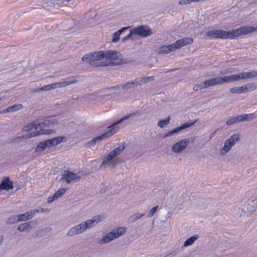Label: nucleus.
<instances>
[{
	"label": "nucleus",
	"mask_w": 257,
	"mask_h": 257,
	"mask_svg": "<svg viewBox=\"0 0 257 257\" xmlns=\"http://www.w3.org/2000/svg\"><path fill=\"white\" fill-rule=\"evenodd\" d=\"M101 220L102 217L101 216H94L91 219L82 221L80 224L71 227L68 231L67 235L68 236H73L77 234L83 233L87 229L94 227Z\"/></svg>",
	"instance_id": "obj_1"
},
{
	"label": "nucleus",
	"mask_w": 257,
	"mask_h": 257,
	"mask_svg": "<svg viewBox=\"0 0 257 257\" xmlns=\"http://www.w3.org/2000/svg\"><path fill=\"white\" fill-rule=\"evenodd\" d=\"M104 52L102 51L94 52L85 55L82 58V60L96 67L107 66L108 64L104 60Z\"/></svg>",
	"instance_id": "obj_2"
},
{
	"label": "nucleus",
	"mask_w": 257,
	"mask_h": 257,
	"mask_svg": "<svg viewBox=\"0 0 257 257\" xmlns=\"http://www.w3.org/2000/svg\"><path fill=\"white\" fill-rule=\"evenodd\" d=\"M193 42V39L190 37L184 38L178 40L169 45H163L158 49L157 53L159 54H168L179 49L182 47L189 45Z\"/></svg>",
	"instance_id": "obj_3"
},
{
	"label": "nucleus",
	"mask_w": 257,
	"mask_h": 257,
	"mask_svg": "<svg viewBox=\"0 0 257 257\" xmlns=\"http://www.w3.org/2000/svg\"><path fill=\"white\" fill-rule=\"evenodd\" d=\"M125 147L123 145H119L109 154L105 156L103 158L102 162L100 165L101 168H106L109 167L114 168L116 165L118 163V159L115 157L120 155L124 150Z\"/></svg>",
	"instance_id": "obj_4"
},
{
	"label": "nucleus",
	"mask_w": 257,
	"mask_h": 257,
	"mask_svg": "<svg viewBox=\"0 0 257 257\" xmlns=\"http://www.w3.org/2000/svg\"><path fill=\"white\" fill-rule=\"evenodd\" d=\"M126 231V228L124 226L113 228L111 231L104 235L99 241L100 244L108 243L112 240L120 237Z\"/></svg>",
	"instance_id": "obj_5"
},
{
	"label": "nucleus",
	"mask_w": 257,
	"mask_h": 257,
	"mask_svg": "<svg viewBox=\"0 0 257 257\" xmlns=\"http://www.w3.org/2000/svg\"><path fill=\"white\" fill-rule=\"evenodd\" d=\"M104 52V60L107 61L108 66H116L125 63L122 58L121 55L114 51H105Z\"/></svg>",
	"instance_id": "obj_6"
},
{
	"label": "nucleus",
	"mask_w": 257,
	"mask_h": 257,
	"mask_svg": "<svg viewBox=\"0 0 257 257\" xmlns=\"http://www.w3.org/2000/svg\"><path fill=\"white\" fill-rule=\"evenodd\" d=\"M240 139V135L237 134H233L224 143L223 146L220 149L219 153L221 156H225L232 149V148L238 142Z\"/></svg>",
	"instance_id": "obj_7"
},
{
	"label": "nucleus",
	"mask_w": 257,
	"mask_h": 257,
	"mask_svg": "<svg viewBox=\"0 0 257 257\" xmlns=\"http://www.w3.org/2000/svg\"><path fill=\"white\" fill-rule=\"evenodd\" d=\"M81 177L76 173H74L69 170H65L62 174L60 181L66 182L68 184L74 183L79 181Z\"/></svg>",
	"instance_id": "obj_8"
},
{
	"label": "nucleus",
	"mask_w": 257,
	"mask_h": 257,
	"mask_svg": "<svg viewBox=\"0 0 257 257\" xmlns=\"http://www.w3.org/2000/svg\"><path fill=\"white\" fill-rule=\"evenodd\" d=\"M115 133L116 130H114L113 128L110 129L109 130H108L102 135L95 137L91 141L87 142L85 145V147L87 148H90L92 146H93L96 143L100 142L101 140L103 139L111 137L113 134H115Z\"/></svg>",
	"instance_id": "obj_9"
},
{
	"label": "nucleus",
	"mask_w": 257,
	"mask_h": 257,
	"mask_svg": "<svg viewBox=\"0 0 257 257\" xmlns=\"http://www.w3.org/2000/svg\"><path fill=\"white\" fill-rule=\"evenodd\" d=\"M136 35L142 38L148 37L153 34L152 30L148 26L141 25L134 28Z\"/></svg>",
	"instance_id": "obj_10"
},
{
	"label": "nucleus",
	"mask_w": 257,
	"mask_h": 257,
	"mask_svg": "<svg viewBox=\"0 0 257 257\" xmlns=\"http://www.w3.org/2000/svg\"><path fill=\"white\" fill-rule=\"evenodd\" d=\"M254 31V27L244 26L237 29L233 30L234 39L242 35H247Z\"/></svg>",
	"instance_id": "obj_11"
},
{
	"label": "nucleus",
	"mask_w": 257,
	"mask_h": 257,
	"mask_svg": "<svg viewBox=\"0 0 257 257\" xmlns=\"http://www.w3.org/2000/svg\"><path fill=\"white\" fill-rule=\"evenodd\" d=\"M189 143L188 139H182L173 145L171 151L174 153L179 154L185 150Z\"/></svg>",
	"instance_id": "obj_12"
},
{
	"label": "nucleus",
	"mask_w": 257,
	"mask_h": 257,
	"mask_svg": "<svg viewBox=\"0 0 257 257\" xmlns=\"http://www.w3.org/2000/svg\"><path fill=\"white\" fill-rule=\"evenodd\" d=\"M195 123V122H187L185 123H183L181 126L176 127L173 130L170 131L168 132L167 133H166L164 136L163 138H167L170 137L172 136L175 134H177L179 132H180L181 131L185 130L191 125H193Z\"/></svg>",
	"instance_id": "obj_13"
},
{
	"label": "nucleus",
	"mask_w": 257,
	"mask_h": 257,
	"mask_svg": "<svg viewBox=\"0 0 257 257\" xmlns=\"http://www.w3.org/2000/svg\"><path fill=\"white\" fill-rule=\"evenodd\" d=\"M45 124L43 123H39L37 124L34 122H31L28 123L27 125L24 126L22 129L23 131L27 132H33L32 131L35 130V132L38 131H40L41 130H43L45 131V134H46V131L43 129L44 127Z\"/></svg>",
	"instance_id": "obj_14"
},
{
	"label": "nucleus",
	"mask_w": 257,
	"mask_h": 257,
	"mask_svg": "<svg viewBox=\"0 0 257 257\" xmlns=\"http://www.w3.org/2000/svg\"><path fill=\"white\" fill-rule=\"evenodd\" d=\"M45 134V131L43 130H41L40 131H38L37 132H34L30 133V134H28L21 137H18L13 139L14 142H16L17 143H19L21 142L23 139H29L31 138L35 137L41 135H43Z\"/></svg>",
	"instance_id": "obj_15"
},
{
	"label": "nucleus",
	"mask_w": 257,
	"mask_h": 257,
	"mask_svg": "<svg viewBox=\"0 0 257 257\" xmlns=\"http://www.w3.org/2000/svg\"><path fill=\"white\" fill-rule=\"evenodd\" d=\"M13 182L10 181L9 177H4L0 184V189L9 191L11 189H13Z\"/></svg>",
	"instance_id": "obj_16"
},
{
	"label": "nucleus",
	"mask_w": 257,
	"mask_h": 257,
	"mask_svg": "<svg viewBox=\"0 0 257 257\" xmlns=\"http://www.w3.org/2000/svg\"><path fill=\"white\" fill-rule=\"evenodd\" d=\"M220 79L221 84L225 82H232L240 80L239 73L226 76L223 77H220Z\"/></svg>",
	"instance_id": "obj_17"
},
{
	"label": "nucleus",
	"mask_w": 257,
	"mask_h": 257,
	"mask_svg": "<svg viewBox=\"0 0 257 257\" xmlns=\"http://www.w3.org/2000/svg\"><path fill=\"white\" fill-rule=\"evenodd\" d=\"M137 114H138V112H135L131 113L126 116H124L122 117V118H121L119 120H118L116 122H114V123H113L112 124L110 125L108 127V128H109L110 129L113 128L114 130H116V132L117 131V130H118V127L116 126L117 124H119L120 123L122 122V121H123L125 120L129 119L130 118L133 117L137 116Z\"/></svg>",
	"instance_id": "obj_18"
},
{
	"label": "nucleus",
	"mask_w": 257,
	"mask_h": 257,
	"mask_svg": "<svg viewBox=\"0 0 257 257\" xmlns=\"http://www.w3.org/2000/svg\"><path fill=\"white\" fill-rule=\"evenodd\" d=\"M236 123L245 120H251L254 118V114L252 113L250 114H243L237 115L234 117Z\"/></svg>",
	"instance_id": "obj_19"
},
{
	"label": "nucleus",
	"mask_w": 257,
	"mask_h": 257,
	"mask_svg": "<svg viewBox=\"0 0 257 257\" xmlns=\"http://www.w3.org/2000/svg\"><path fill=\"white\" fill-rule=\"evenodd\" d=\"M66 189L61 188L59 189L52 196L48 198L47 203H51L53 201L61 198L65 193Z\"/></svg>",
	"instance_id": "obj_20"
},
{
	"label": "nucleus",
	"mask_w": 257,
	"mask_h": 257,
	"mask_svg": "<svg viewBox=\"0 0 257 257\" xmlns=\"http://www.w3.org/2000/svg\"><path fill=\"white\" fill-rule=\"evenodd\" d=\"M220 79V77H216L206 80L203 82L204 87L207 88L215 85L220 84H221Z\"/></svg>",
	"instance_id": "obj_21"
},
{
	"label": "nucleus",
	"mask_w": 257,
	"mask_h": 257,
	"mask_svg": "<svg viewBox=\"0 0 257 257\" xmlns=\"http://www.w3.org/2000/svg\"><path fill=\"white\" fill-rule=\"evenodd\" d=\"M63 137H58L51 139L47 140L46 141L48 148H50L51 147L56 146L61 143L63 141Z\"/></svg>",
	"instance_id": "obj_22"
},
{
	"label": "nucleus",
	"mask_w": 257,
	"mask_h": 257,
	"mask_svg": "<svg viewBox=\"0 0 257 257\" xmlns=\"http://www.w3.org/2000/svg\"><path fill=\"white\" fill-rule=\"evenodd\" d=\"M239 75L240 80L250 79L257 77V71L253 70L248 72H240Z\"/></svg>",
	"instance_id": "obj_23"
},
{
	"label": "nucleus",
	"mask_w": 257,
	"mask_h": 257,
	"mask_svg": "<svg viewBox=\"0 0 257 257\" xmlns=\"http://www.w3.org/2000/svg\"><path fill=\"white\" fill-rule=\"evenodd\" d=\"M219 38L226 39L230 38L231 39H234L233 34L232 30L230 31H225L223 30H218Z\"/></svg>",
	"instance_id": "obj_24"
},
{
	"label": "nucleus",
	"mask_w": 257,
	"mask_h": 257,
	"mask_svg": "<svg viewBox=\"0 0 257 257\" xmlns=\"http://www.w3.org/2000/svg\"><path fill=\"white\" fill-rule=\"evenodd\" d=\"M23 108V106L22 104H20V103L16 104H14L12 106L7 107V108H6L5 109H4L3 111V113H8L9 112H14L17 110H20V109H22Z\"/></svg>",
	"instance_id": "obj_25"
},
{
	"label": "nucleus",
	"mask_w": 257,
	"mask_h": 257,
	"mask_svg": "<svg viewBox=\"0 0 257 257\" xmlns=\"http://www.w3.org/2000/svg\"><path fill=\"white\" fill-rule=\"evenodd\" d=\"M128 28V27H122L120 30H118L117 31L113 33L112 35V42H117L119 40V36L121 35V34L123 32L127 30Z\"/></svg>",
	"instance_id": "obj_26"
},
{
	"label": "nucleus",
	"mask_w": 257,
	"mask_h": 257,
	"mask_svg": "<svg viewBox=\"0 0 257 257\" xmlns=\"http://www.w3.org/2000/svg\"><path fill=\"white\" fill-rule=\"evenodd\" d=\"M199 238V235L195 234L194 236L188 238L184 243L183 247H186L188 246L191 245L193 243Z\"/></svg>",
	"instance_id": "obj_27"
},
{
	"label": "nucleus",
	"mask_w": 257,
	"mask_h": 257,
	"mask_svg": "<svg viewBox=\"0 0 257 257\" xmlns=\"http://www.w3.org/2000/svg\"><path fill=\"white\" fill-rule=\"evenodd\" d=\"M31 224V222L22 223L18 226V229L20 232H24L27 229H31L32 228Z\"/></svg>",
	"instance_id": "obj_28"
},
{
	"label": "nucleus",
	"mask_w": 257,
	"mask_h": 257,
	"mask_svg": "<svg viewBox=\"0 0 257 257\" xmlns=\"http://www.w3.org/2000/svg\"><path fill=\"white\" fill-rule=\"evenodd\" d=\"M19 222V219L18 214L10 216L6 220V223L7 224H12Z\"/></svg>",
	"instance_id": "obj_29"
},
{
	"label": "nucleus",
	"mask_w": 257,
	"mask_h": 257,
	"mask_svg": "<svg viewBox=\"0 0 257 257\" xmlns=\"http://www.w3.org/2000/svg\"><path fill=\"white\" fill-rule=\"evenodd\" d=\"M145 216V213H135L132 215H131L128 219L131 221V223L135 222L136 220L140 219L142 217Z\"/></svg>",
	"instance_id": "obj_30"
},
{
	"label": "nucleus",
	"mask_w": 257,
	"mask_h": 257,
	"mask_svg": "<svg viewBox=\"0 0 257 257\" xmlns=\"http://www.w3.org/2000/svg\"><path fill=\"white\" fill-rule=\"evenodd\" d=\"M218 30L208 31L206 33V36L210 39L219 38Z\"/></svg>",
	"instance_id": "obj_31"
},
{
	"label": "nucleus",
	"mask_w": 257,
	"mask_h": 257,
	"mask_svg": "<svg viewBox=\"0 0 257 257\" xmlns=\"http://www.w3.org/2000/svg\"><path fill=\"white\" fill-rule=\"evenodd\" d=\"M170 117L168 116L164 119H161L158 122V126L160 128H163L167 126L170 122Z\"/></svg>",
	"instance_id": "obj_32"
},
{
	"label": "nucleus",
	"mask_w": 257,
	"mask_h": 257,
	"mask_svg": "<svg viewBox=\"0 0 257 257\" xmlns=\"http://www.w3.org/2000/svg\"><path fill=\"white\" fill-rule=\"evenodd\" d=\"M48 148L46 141H44L40 142L36 148V151L37 152H42L46 148Z\"/></svg>",
	"instance_id": "obj_33"
},
{
	"label": "nucleus",
	"mask_w": 257,
	"mask_h": 257,
	"mask_svg": "<svg viewBox=\"0 0 257 257\" xmlns=\"http://www.w3.org/2000/svg\"><path fill=\"white\" fill-rule=\"evenodd\" d=\"M43 123L45 124V127L46 125L49 126L57 124L59 123V121L56 118H51L49 119L46 120L45 122Z\"/></svg>",
	"instance_id": "obj_34"
},
{
	"label": "nucleus",
	"mask_w": 257,
	"mask_h": 257,
	"mask_svg": "<svg viewBox=\"0 0 257 257\" xmlns=\"http://www.w3.org/2000/svg\"><path fill=\"white\" fill-rule=\"evenodd\" d=\"M134 35H136V33L133 28L130 30V33L126 36L122 38V42H124L129 39L133 40L134 39L133 38V36Z\"/></svg>",
	"instance_id": "obj_35"
},
{
	"label": "nucleus",
	"mask_w": 257,
	"mask_h": 257,
	"mask_svg": "<svg viewBox=\"0 0 257 257\" xmlns=\"http://www.w3.org/2000/svg\"><path fill=\"white\" fill-rule=\"evenodd\" d=\"M246 92L255 90L257 88L255 83H249L244 85Z\"/></svg>",
	"instance_id": "obj_36"
},
{
	"label": "nucleus",
	"mask_w": 257,
	"mask_h": 257,
	"mask_svg": "<svg viewBox=\"0 0 257 257\" xmlns=\"http://www.w3.org/2000/svg\"><path fill=\"white\" fill-rule=\"evenodd\" d=\"M155 80L154 76H145L141 78V83L142 84H145L150 82H153Z\"/></svg>",
	"instance_id": "obj_37"
},
{
	"label": "nucleus",
	"mask_w": 257,
	"mask_h": 257,
	"mask_svg": "<svg viewBox=\"0 0 257 257\" xmlns=\"http://www.w3.org/2000/svg\"><path fill=\"white\" fill-rule=\"evenodd\" d=\"M64 3L63 0H54L48 2V6L50 7H55L56 6H60Z\"/></svg>",
	"instance_id": "obj_38"
},
{
	"label": "nucleus",
	"mask_w": 257,
	"mask_h": 257,
	"mask_svg": "<svg viewBox=\"0 0 257 257\" xmlns=\"http://www.w3.org/2000/svg\"><path fill=\"white\" fill-rule=\"evenodd\" d=\"M248 205L252 206V207L248 208V211L250 212L254 211L255 209H257V200L251 201Z\"/></svg>",
	"instance_id": "obj_39"
},
{
	"label": "nucleus",
	"mask_w": 257,
	"mask_h": 257,
	"mask_svg": "<svg viewBox=\"0 0 257 257\" xmlns=\"http://www.w3.org/2000/svg\"><path fill=\"white\" fill-rule=\"evenodd\" d=\"M52 229L51 227H45L38 231V235L40 236L45 235L47 233L50 232Z\"/></svg>",
	"instance_id": "obj_40"
},
{
	"label": "nucleus",
	"mask_w": 257,
	"mask_h": 257,
	"mask_svg": "<svg viewBox=\"0 0 257 257\" xmlns=\"http://www.w3.org/2000/svg\"><path fill=\"white\" fill-rule=\"evenodd\" d=\"M19 221H25L27 220L30 219V218L29 216V213L28 212H25V213L21 214H18Z\"/></svg>",
	"instance_id": "obj_41"
},
{
	"label": "nucleus",
	"mask_w": 257,
	"mask_h": 257,
	"mask_svg": "<svg viewBox=\"0 0 257 257\" xmlns=\"http://www.w3.org/2000/svg\"><path fill=\"white\" fill-rule=\"evenodd\" d=\"M78 82V80L77 79H74L73 80L71 81H65L63 82H60V83L61 84V87H66L69 85L76 83Z\"/></svg>",
	"instance_id": "obj_42"
},
{
	"label": "nucleus",
	"mask_w": 257,
	"mask_h": 257,
	"mask_svg": "<svg viewBox=\"0 0 257 257\" xmlns=\"http://www.w3.org/2000/svg\"><path fill=\"white\" fill-rule=\"evenodd\" d=\"M120 87L123 90H128L132 88L133 86L131 82H128L126 83L121 85Z\"/></svg>",
	"instance_id": "obj_43"
},
{
	"label": "nucleus",
	"mask_w": 257,
	"mask_h": 257,
	"mask_svg": "<svg viewBox=\"0 0 257 257\" xmlns=\"http://www.w3.org/2000/svg\"><path fill=\"white\" fill-rule=\"evenodd\" d=\"M158 208V206H156L152 208L149 211V213L147 214V217L150 218L153 216L156 213Z\"/></svg>",
	"instance_id": "obj_44"
},
{
	"label": "nucleus",
	"mask_w": 257,
	"mask_h": 257,
	"mask_svg": "<svg viewBox=\"0 0 257 257\" xmlns=\"http://www.w3.org/2000/svg\"><path fill=\"white\" fill-rule=\"evenodd\" d=\"M39 209H32L29 211H28V213H29V216L30 218V219H31L33 216L35 215L37 213H39Z\"/></svg>",
	"instance_id": "obj_45"
},
{
	"label": "nucleus",
	"mask_w": 257,
	"mask_h": 257,
	"mask_svg": "<svg viewBox=\"0 0 257 257\" xmlns=\"http://www.w3.org/2000/svg\"><path fill=\"white\" fill-rule=\"evenodd\" d=\"M101 188L100 190V193H104L106 192H107V191H109V189L110 188V187L109 186H106L103 184L101 185Z\"/></svg>",
	"instance_id": "obj_46"
},
{
	"label": "nucleus",
	"mask_w": 257,
	"mask_h": 257,
	"mask_svg": "<svg viewBox=\"0 0 257 257\" xmlns=\"http://www.w3.org/2000/svg\"><path fill=\"white\" fill-rule=\"evenodd\" d=\"M205 88V87H204V84L201 85V84H195L193 88V89L195 91H197L199 90H201L202 89Z\"/></svg>",
	"instance_id": "obj_47"
},
{
	"label": "nucleus",
	"mask_w": 257,
	"mask_h": 257,
	"mask_svg": "<svg viewBox=\"0 0 257 257\" xmlns=\"http://www.w3.org/2000/svg\"><path fill=\"white\" fill-rule=\"evenodd\" d=\"M229 92L231 93L240 94V90L239 87H235L229 89Z\"/></svg>",
	"instance_id": "obj_48"
},
{
	"label": "nucleus",
	"mask_w": 257,
	"mask_h": 257,
	"mask_svg": "<svg viewBox=\"0 0 257 257\" xmlns=\"http://www.w3.org/2000/svg\"><path fill=\"white\" fill-rule=\"evenodd\" d=\"M234 123H236L234 117H232L226 121V124L227 125H230Z\"/></svg>",
	"instance_id": "obj_49"
},
{
	"label": "nucleus",
	"mask_w": 257,
	"mask_h": 257,
	"mask_svg": "<svg viewBox=\"0 0 257 257\" xmlns=\"http://www.w3.org/2000/svg\"><path fill=\"white\" fill-rule=\"evenodd\" d=\"M51 84L52 89H55L56 88H60L61 87V84L60 82L54 83Z\"/></svg>",
	"instance_id": "obj_50"
},
{
	"label": "nucleus",
	"mask_w": 257,
	"mask_h": 257,
	"mask_svg": "<svg viewBox=\"0 0 257 257\" xmlns=\"http://www.w3.org/2000/svg\"><path fill=\"white\" fill-rule=\"evenodd\" d=\"M131 82L133 87L142 85V83H141V79L139 81H138L137 80H135L134 81H132Z\"/></svg>",
	"instance_id": "obj_51"
},
{
	"label": "nucleus",
	"mask_w": 257,
	"mask_h": 257,
	"mask_svg": "<svg viewBox=\"0 0 257 257\" xmlns=\"http://www.w3.org/2000/svg\"><path fill=\"white\" fill-rule=\"evenodd\" d=\"M239 87V90H240V93L247 92L246 91L244 85H242L241 86H240Z\"/></svg>",
	"instance_id": "obj_52"
},
{
	"label": "nucleus",
	"mask_w": 257,
	"mask_h": 257,
	"mask_svg": "<svg viewBox=\"0 0 257 257\" xmlns=\"http://www.w3.org/2000/svg\"><path fill=\"white\" fill-rule=\"evenodd\" d=\"M45 91H49L52 89L51 84H48L44 86Z\"/></svg>",
	"instance_id": "obj_53"
},
{
	"label": "nucleus",
	"mask_w": 257,
	"mask_h": 257,
	"mask_svg": "<svg viewBox=\"0 0 257 257\" xmlns=\"http://www.w3.org/2000/svg\"><path fill=\"white\" fill-rule=\"evenodd\" d=\"M39 92L38 88L34 89L32 90V91H31V92H32V93H36V92Z\"/></svg>",
	"instance_id": "obj_54"
},
{
	"label": "nucleus",
	"mask_w": 257,
	"mask_h": 257,
	"mask_svg": "<svg viewBox=\"0 0 257 257\" xmlns=\"http://www.w3.org/2000/svg\"><path fill=\"white\" fill-rule=\"evenodd\" d=\"M39 91H45V89L44 88V86L42 87H40V88H39Z\"/></svg>",
	"instance_id": "obj_55"
},
{
	"label": "nucleus",
	"mask_w": 257,
	"mask_h": 257,
	"mask_svg": "<svg viewBox=\"0 0 257 257\" xmlns=\"http://www.w3.org/2000/svg\"><path fill=\"white\" fill-rule=\"evenodd\" d=\"M3 236H0V245L3 243Z\"/></svg>",
	"instance_id": "obj_56"
},
{
	"label": "nucleus",
	"mask_w": 257,
	"mask_h": 257,
	"mask_svg": "<svg viewBox=\"0 0 257 257\" xmlns=\"http://www.w3.org/2000/svg\"><path fill=\"white\" fill-rule=\"evenodd\" d=\"M39 212H41V213H43L44 212V210L43 209V208H41L40 209H39Z\"/></svg>",
	"instance_id": "obj_57"
},
{
	"label": "nucleus",
	"mask_w": 257,
	"mask_h": 257,
	"mask_svg": "<svg viewBox=\"0 0 257 257\" xmlns=\"http://www.w3.org/2000/svg\"><path fill=\"white\" fill-rule=\"evenodd\" d=\"M254 31H257V26L254 27Z\"/></svg>",
	"instance_id": "obj_58"
},
{
	"label": "nucleus",
	"mask_w": 257,
	"mask_h": 257,
	"mask_svg": "<svg viewBox=\"0 0 257 257\" xmlns=\"http://www.w3.org/2000/svg\"><path fill=\"white\" fill-rule=\"evenodd\" d=\"M2 100L1 98H0V101Z\"/></svg>",
	"instance_id": "obj_59"
}]
</instances>
